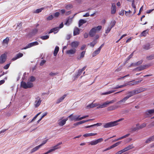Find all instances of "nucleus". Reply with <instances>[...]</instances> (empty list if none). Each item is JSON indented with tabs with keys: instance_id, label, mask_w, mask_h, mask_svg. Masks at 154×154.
<instances>
[{
	"instance_id": "nucleus-32",
	"label": "nucleus",
	"mask_w": 154,
	"mask_h": 154,
	"mask_svg": "<svg viewBox=\"0 0 154 154\" xmlns=\"http://www.w3.org/2000/svg\"><path fill=\"white\" fill-rule=\"evenodd\" d=\"M9 40V38L8 37H6L5 39H4L3 41L2 44L3 45L4 44H6L8 45V42Z\"/></svg>"
},
{
	"instance_id": "nucleus-9",
	"label": "nucleus",
	"mask_w": 154,
	"mask_h": 154,
	"mask_svg": "<svg viewBox=\"0 0 154 154\" xmlns=\"http://www.w3.org/2000/svg\"><path fill=\"white\" fill-rule=\"evenodd\" d=\"M7 59L6 54H2L0 57V63L3 64L5 62Z\"/></svg>"
},
{
	"instance_id": "nucleus-58",
	"label": "nucleus",
	"mask_w": 154,
	"mask_h": 154,
	"mask_svg": "<svg viewBox=\"0 0 154 154\" xmlns=\"http://www.w3.org/2000/svg\"><path fill=\"white\" fill-rule=\"evenodd\" d=\"M48 140V139H47L45 140H44L43 141L42 143L39 145L40 146H43V145L45 144V143H47V142Z\"/></svg>"
},
{
	"instance_id": "nucleus-1",
	"label": "nucleus",
	"mask_w": 154,
	"mask_h": 154,
	"mask_svg": "<svg viewBox=\"0 0 154 154\" xmlns=\"http://www.w3.org/2000/svg\"><path fill=\"white\" fill-rule=\"evenodd\" d=\"M123 120V118H121L118 120L114 121L111 122L106 123L104 124L103 127L105 128H107L115 126L118 124V122Z\"/></svg>"
},
{
	"instance_id": "nucleus-48",
	"label": "nucleus",
	"mask_w": 154,
	"mask_h": 154,
	"mask_svg": "<svg viewBox=\"0 0 154 154\" xmlns=\"http://www.w3.org/2000/svg\"><path fill=\"white\" fill-rule=\"evenodd\" d=\"M82 71L81 69H79L78 71V73L77 75L76 76V78H77L82 73Z\"/></svg>"
},
{
	"instance_id": "nucleus-36",
	"label": "nucleus",
	"mask_w": 154,
	"mask_h": 154,
	"mask_svg": "<svg viewBox=\"0 0 154 154\" xmlns=\"http://www.w3.org/2000/svg\"><path fill=\"white\" fill-rule=\"evenodd\" d=\"M146 124L145 123H144L142 124L141 125H140L138 126V128L137 129H142L145 127L146 126Z\"/></svg>"
},
{
	"instance_id": "nucleus-3",
	"label": "nucleus",
	"mask_w": 154,
	"mask_h": 154,
	"mask_svg": "<svg viewBox=\"0 0 154 154\" xmlns=\"http://www.w3.org/2000/svg\"><path fill=\"white\" fill-rule=\"evenodd\" d=\"M21 87L24 89H27L28 88H31L33 86L32 83L30 82H28L27 83L22 81L21 82Z\"/></svg>"
},
{
	"instance_id": "nucleus-30",
	"label": "nucleus",
	"mask_w": 154,
	"mask_h": 154,
	"mask_svg": "<svg viewBox=\"0 0 154 154\" xmlns=\"http://www.w3.org/2000/svg\"><path fill=\"white\" fill-rule=\"evenodd\" d=\"M131 6L132 7L134 8V12L133 13V14H135L136 12V6L135 5V1L134 0H133L132 2Z\"/></svg>"
},
{
	"instance_id": "nucleus-23",
	"label": "nucleus",
	"mask_w": 154,
	"mask_h": 154,
	"mask_svg": "<svg viewBox=\"0 0 154 154\" xmlns=\"http://www.w3.org/2000/svg\"><path fill=\"white\" fill-rule=\"evenodd\" d=\"M143 48L145 50H148L151 48V46L149 44H147L143 45Z\"/></svg>"
},
{
	"instance_id": "nucleus-45",
	"label": "nucleus",
	"mask_w": 154,
	"mask_h": 154,
	"mask_svg": "<svg viewBox=\"0 0 154 154\" xmlns=\"http://www.w3.org/2000/svg\"><path fill=\"white\" fill-rule=\"evenodd\" d=\"M97 42L95 40H94L93 42H90L89 44V45H90L91 46L93 47L96 44Z\"/></svg>"
},
{
	"instance_id": "nucleus-8",
	"label": "nucleus",
	"mask_w": 154,
	"mask_h": 154,
	"mask_svg": "<svg viewBox=\"0 0 154 154\" xmlns=\"http://www.w3.org/2000/svg\"><path fill=\"white\" fill-rule=\"evenodd\" d=\"M38 43L36 41L32 42L28 44V45L26 47L23 48L22 49H26L27 48H30L32 46L38 45Z\"/></svg>"
},
{
	"instance_id": "nucleus-17",
	"label": "nucleus",
	"mask_w": 154,
	"mask_h": 154,
	"mask_svg": "<svg viewBox=\"0 0 154 154\" xmlns=\"http://www.w3.org/2000/svg\"><path fill=\"white\" fill-rule=\"evenodd\" d=\"M99 104L97 103H91L88 105L87 107V109H89L90 108H92L94 107H96L99 106Z\"/></svg>"
},
{
	"instance_id": "nucleus-53",
	"label": "nucleus",
	"mask_w": 154,
	"mask_h": 154,
	"mask_svg": "<svg viewBox=\"0 0 154 154\" xmlns=\"http://www.w3.org/2000/svg\"><path fill=\"white\" fill-rule=\"evenodd\" d=\"M35 78L33 76H31L30 77V81L31 82H33L35 81Z\"/></svg>"
},
{
	"instance_id": "nucleus-47",
	"label": "nucleus",
	"mask_w": 154,
	"mask_h": 154,
	"mask_svg": "<svg viewBox=\"0 0 154 154\" xmlns=\"http://www.w3.org/2000/svg\"><path fill=\"white\" fill-rule=\"evenodd\" d=\"M44 8H41L39 9H36L35 12V13H38L41 12L42 10L44 9Z\"/></svg>"
},
{
	"instance_id": "nucleus-42",
	"label": "nucleus",
	"mask_w": 154,
	"mask_h": 154,
	"mask_svg": "<svg viewBox=\"0 0 154 154\" xmlns=\"http://www.w3.org/2000/svg\"><path fill=\"white\" fill-rule=\"evenodd\" d=\"M85 51H83L81 52V54L80 56V57H77V59L78 60L80 59L81 58H83L85 56Z\"/></svg>"
},
{
	"instance_id": "nucleus-2",
	"label": "nucleus",
	"mask_w": 154,
	"mask_h": 154,
	"mask_svg": "<svg viewBox=\"0 0 154 154\" xmlns=\"http://www.w3.org/2000/svg\"><path fill=\"white\" fill-rule=\"evenodd\" d=\"M102 28L101 26H98L97 27L92 28L89 32V36L91 37L94 36L97 32L101 30Z\"/></svg>"
},
{
	"instance_id": "nucleus-22",
	"label": "nucleus",
	"mask_w": 154,
	"mask_h": 154,
	"mask_svg": "<svg viewBox=\"0 0 154 154\" xmlns=\"http://www.w3.org/2000/svg\"><path fill=\"white\" fill-rule=\"evenodd\" d=\"M79 29L77 28L76 27L74 29L73 32V35H76L79 34Z\"/></svg>"
},
{
	"instance_id": "nucleus-14",
	"label": "nucleus",
	"mask_w": 154,
	"mask_h": 154,
	"mask_svg": "<svg viewBox=\"0 0 154 154\" xmlns=\"http://www.w3.org/2000/svg\"><path fill=\"white\" fill-rule=\"evenodd\" d=\"M59 30L58 27H56L53 28L50 30V31L48 32V34H50L52 32H54V34L57 33Z\"/></svg>"
},
{
	"instance_id": "nucleus-49",
	"label": "nucleus",
	"mask_w": 154,
	"mask_h": 154,
	"mask_svg": "<svg viewBox=\"0 0 154 154\" xmlns=\"http://www.w3.org/2000/svg\"><path fill=\"white\" fill-rule=\"evenodd\" d=\"M116 23V21L115 20H114L113 21H112L111 23V27L112 28L115 25Z\"/></svg>"
},
{
	"instance_id": "nucleus-55",
	"label": "nucleus",
	"mask_w": 154,
	"mask_h": 154,
	"mask_svg": "<svg viewBox=\"0 0 154 154\" xmlns=\"http://www.w3.org/2000/svg\"><path fill=\"white\" fill-rule=\"evenodd\" d=\"M46 60H42L40 63V65L41 66H42L46 62Z\"/></svg>"
},
{
	"instance_id": "nucleus-54",
	"label": "nucleus",
	"mask_w": 154,
	"mask_h": 154,
	"mask_svg": "<svg viewBox=\"0 0 154 154\" xmlns=\"http://www.w3.org/2000/svg\"><path fill=\"white\" fill-rule=\"evenodd\" d=\"M10 65V63L7 64L5 66L3 67L4 69H7L8 68Z\"/></svg>"
},
{
	"instance_id": "nucleus-60",
	"label": "nucleus",
	"mask_w": 154,
	"mask_h": 154,
	"mask_svg": "<svg viewBox=\"0 0 154 154\" xmlns=\"http://www.w3.org/2000/svg\"><path fill=\"white\" fill-rule=\"evenodd\" d=\"M124 152L123 149L117 152H116L115 154H121Z\"/></svg>"
},
{
	"instance_id": "nucleus-21",
	"label": "nucleus",
	"mask_w": 154,
	"mask_h": 154,
	"mask_svg": "<svg viewBox=\"0 0 154 154\" xmlns=\"http://www.w3.org/2000/svg\"><path fill=\"white\" fill-rule=\"evenodd\" d=\"M134 147L133 146V144H131L129 145L128 146H127L124 149H123L124 152L128 150H129L130 149L133 148Z\"/></svg>"
},
{
	"instance_id": "nucleus-27",
	"label": "nucleus",
	"mask_w": 154,
	"mask_h": 154,
	"mask_svg": "<svg viewBox=\"0 0 154 154\" xmlns=\"http://www.w3.org/2000/svg\"><path fill=\"white\" fill-rule=\"evenodd\" d=\"M86 21L83 19L80 20L79 22V26L80 27V26H82L83 24L86 23Z\"/></svg>"
},
{
	"instance_id": "nucleus-46",
	"label": "nucleus",
	"mask_w": 154,
	"mask_h": 154,
	"mask_svg": "<svg viewBox=\"0 0 154 154\" xmlns=\"http://www.w3.org/2000/svg\"><path fill=\"white\" fill-rule=\"evenodd\" d=\"M138 93H141L142 92H143L145 90V88H138L137 89Z\"/></svg>"
},
{
	"instance_id": "nucleus-38",
	"label": "nucleus",
	"mask_w": 154,
	"mask_h": 154,
	"mask_svg": "<svg viewBox=\"0 0 154 154\" xmlns=\"http://www.w3.org/2000/svg\"><path fill=\"white\" fill-rule=\"evenodd\" d=\"M94 120V119H89L86 120H82L79 122V125L85 123L86 122H88L90 121H92Z\"/></svg>"
},
{
	"instance_id": "nucleus-64",
	"label": "nucleus",
	"mask_w": 154,
	"mask_h": 154,
	"mask_svg": "<svg viewBox=\"0 0 154 154\" xmlns=\"http://www.w3.org/2000/svg\"><path fill=\"white\" fill-rule=\"evenodd\" d=\"M151 141V139H150V138L147 139L145 142L146 143H149Z\"/></svg>"
},
{
	"instance_id": "nucleus-11",
	"label": "nucleus",
	"mask_w": 154,
	"mask_h": 154,
	"mask_svg": "<svg viewBox=\"0 0 154 154\" xmlns=\"http://www.w3.org/2000/svg\"><path fill=\"white\" fill-rule=\"evenodd\" d=\"M150 66L148 65H141L140 66L136 68V69H137L138 71H141L149 67Z\"/></svg>"
},
{
	"instance_id": "nucleus-61",
	"label": "nucleus",
	"mask_w": 154,
	"mask_h": 154,
	"mask_svg": "<svg viewBox=\"0 0 154 154\" xmlns=\"http://www.w3.org/2000/svg\"><path fill=\"white\" fill-rule=\"evenodd\" d=\"M102 125V124L101 123H97L96 124L93 125H94V126H95L96 125H97V126H100L101 125Z\"/></svg>"
},
{
	"instance_id": "nucleus-39",
	"label": "nucleus",
	"mask_w": 154,
	"mask_h": 154,
	"mask_svg": "<svg viewBox=\"0 0 154 154\" xmlns=\"http://www.w3.org/2000/svg\"><path fill=\"white\" fill-rule=\"evenodd\" d=\"M121 141H119V142L115 143V144H113V145H112L111 146H110L111 148V149H112L113 148H114V147L118 146V145H119L121 143Z\"/></svg>"
},
{
	"instance_id": "nucleus-4",
	"label": "nucleus",
	"mask_w": 154,
	"mask_h": 154,
	"mask_svg": "<svg viewBox=\"0 0 154 154\" xmlns=\"http://www.w3.org/2000/svg\"><path fill=\"white\" fill-rule=\"evenodd\" d=\"M72 114H71L68 116V118H70V120L72 121L73 120H74L75 121H80L88 116V115H87L79 118L80 116L79 115L78 116H74L72 117Z\"/></svg>"
},
{
	"instance_id": "nucleus-15",
	"label": "nucleus",
	"mask_w": 154,
	"mask_h": 154,
	"mask_svg": "<svg viewBox=\"0 0 154 154\" xmlns=\"http://www.w3.org/2000/svg\"><path fill=\"white\" fill-rule=\"evenodd\" d=\"M116 11V4L115 3L112 4L111 7V14H114L115 13Z\"/></svg>"
},
{
	"instance_id": "nucleus-52",
	"label": "nucleus",
	"mask_w": 154,
	"mask_h": 154,
	"mask_svg": "<svg viewBox=\"0 0 154 154\" xmlns=\"http://www.w3.org/2000/svg\"><path fill=\"white\" fill-rule=\"evenodd\" d=\"M38 32V29H34L32 31V33L33 34H35L37 33Z\"/></svg>"
},
{
	"instance_id": "nucleus-37",
	"label": "nucleus",
	"mask_w": 154,
	"mask_h": 154,
	"mask_svg": "<svg viewBox=\"0 0 154 154\" xmlns=\"http://www.w3.org/2000/svg\"><path fill=\"white\" fill-rule=\"evenodd\" d=\"M142 81V80H140V81H138L134 82L132 83L129 84V85H136L137 84H138V83H140Z\"/></svg>"
},
{
	"instance_id": "nucleus-31",
	"label": "nucleus",
	"mask_w": 154,
	"mask_h": 154,
	"mask_svg": "<svg viewBox=\"0 0 154 154\" xmlns=\"http://www.w3.org/2000/svg\"><path fill=\"white\" fill-rule=\"evenodd\" d=\"M41 146L40 145L37 146L34 148H33L31 151V153H32L36 151L38 149H39V148L41 147Z\"/></svg>"
},
{
	"instance_id": "nucleus-12",
	"label": "nucleus",
	"mask_w": 154,
	"mask_h": 154,
	"mask_svg": "<svg viewBox=\"0 0 154 154\" xmlns=\"http://www.w3.org/2000/svg\"><path fill=\"white\" fill-rule=\"evenodd\" d=\"M76 50L75 48H73L66 51V53L69 55H72L75 54Z\"/></svg>"
},
{
	"instance_id": "nucleus-6",
	"label": "nucleus",
	"mask_w": 154,
	"mask_h": 154,
	"mask_svg": "<svg viewBox=\"0 0 154 154\" xmlns=\"http://www.w3.org/2000/svg\"><path fill=\"white\" fill-rule=\"evenodd\" d=\"M35 101L34 103V106L35 108L38 107L40 104L42 100L41 98L39 97H37L35 98Z\"/></svg>"
},
{
	"instance_id": "nucleus-7",
	"label": "nucleus",
	"mask_w": 154,
	"mask_h": 154,
	"mask_svg": "<svg viewBox=\"0 0 154 154\" xmlns=\"http://www.w3.org/2000/svg\"><path fill=\"white\" fill-rule=\"evenodd\" d=\"M103 141V139L102 138H100L97 140H93L91 141L89 144L91 145H96L99 143H100Z\"/></svg>"
},
{
	"instance_id": "nucleus-16",
	"label": "nucleus",
	"mask_w": 154,
	"mask_h": 154,
	"mask_svg": "<svg viewBox=\"0 0 154 154\" xmlns=\"http://www.w3.org/2000/svg\"><path fill=\"white\" fill-rule=\"evenodd\" d=\"M23 56V54L21 53H19L17 54L15 57H13L12 59V61H14L17 59L22 57Z\"/></svg>"
},
{
	"instance_id": "nucleus-40",
	"label": "nucleus",
	"mask_w": 154,
	"mask_h": 154,
	"mask_svg": "<svg viewBox=\"0 0 154 154\" xmlns=\"http://www.w3.org/2000/svg\"><path fill=\"white\" fill-rule=\"evenodd\" d=\"M49 35H46L40 37V38L42 40H45L48 39L49 38Z\"/></svg>"
},
{
	"instance_id": "nucleus-62",
	"label": "nucleus",
	"mask_w": 154,
	"mask_h": 154,
	"mask_svg": "<svg viewBox=\"0 0 154 154\" xmlns=\"http://www.w3.org/2000/svg\"><path fill=\"white\" fill-rule=\"evenodd\" d=\"M60 15V13L59 12H56L55 13L54 16L55 17H58Z\"/></svg>"
},
{
	"instance_id": "nucleus-18",
	"label": "nucleus",
	"mask_w": 154,
	"mask_h": 154,
	"mask_svg": "<svg viewBox=\"0 0 154 154\" xmlns=\"http://www.w3.org/2000/svg\"><path fill=\"white\" fill-rule=\"evenodd\" d=\"M68 120V118L62 120L61 121L59 122L58 124L60 126H63L66 123V122Z\"/></svg>"
},
{
	"instance_id": "nucleus-44",
	"label": "nucleus",
	"mask_w": 154,
	"mask_h": 154,
	"mask_svg": "<svg viewBox=\"0 0 154 154\" xmlns=\"http://www.w3.org/2000/svg\"><path fill=\"white\" fill-rule=\"evenodd\" d=\"M147 60H150L154 59V54H152L147 56L146 57Z\"/></svg>"
},
{
	"instance_id": "nucleus-5",
	"label": "nucleus",
	"mask_w": 154,
	"mask_h": 154,
	"mask_svg": "<svg viewBox=\"0 0 154 154\" xmlns=\"http://www.w3.org/2000/svg\"><path fill=\"white\" fill-rule=\"evenodd\" d=\"M62 144V142H60L59 143H58L55 146H54L52 147V149H50L47 152H46L47 154H48V153L51 152L53 151H55V150L59 149L60 148V147H58V146L60 145L61 144Z\"/></svg>"
},
{
	"instance_id": "nucleus-33",
	"label": "nucleus",
	"mask_w": 154,
	"mask_h": 154,
	"mask_svg": "<svg viewBox=\"0 0 154 154\" xmlns=\"http://www.w3.org/2000/svg\"><path fill=\"white\" fill-rule=\"evenodd\" d=\"M148 30H146L143 31L140 34L141 36L145 37L146 35L148 33Z\"/></svg>"
},
{
	"instance_id": "nucleus-19",
	"label": "nucleus",
	"mask_w": 154,
	"mask_h": 154,
	"mask_svg": "<svg viewBox=\"0 0 154 154\" xmlns=\"http://www.w3.org/2000/svg\"><path fill=\"white\" fill-rule=\"evenodd\" d=\"M143 62V60H141L139 61H138L136 63H132L131 64V66H139L140 64H141Z\"/></svg>"
},
{
	"instance_id": "nucleus-50",
	"label": "nucleus",
	"mask_w": 154,
	"mask_h": 154,
	"mask_svg": "<svg viewBox=\"0 0 154 154\" xmlns=\"http://www.w3.org/2000/svg\"><path fill=\"white\" fill-rule=\"evenodd\" d=\"M131 13V11L130 10H129L128 11H125V14L127 16H129Z\"/></svg>"
},
{
	"instance_id": "nucleus-26",
	"label": "nucleus",
	"mask_w": 154,
	"mask_h": 154,
	"mask_svg": "<svg viewBox=\"0 0 154 154\" xmlns=\"http://www.w3.org/2000/svg\"><path fill=\"white\" fill-rule=\"evenodd\" d=\"M130 135V134H126V135H125L124 136H122V137H120L118 138L117 139L115 140L114 141H117L121 140V139H123L125 138H126V137H128Z\"/></svg>"
},
{
	"instance_id": "nucleus-28",
	"label": "nucleus",
	"mask_w": 154,
	"mask_h": 154,
	"mask_svg": "<svg viewBox=\"0 0 154 154\" xmlns=\"http://www.w3.org/2000/svg\"><path fill=\"white\" fill-rule=\"evenodd\" d=\"M127 94H128L127 96L129 97V98L134 95L133 90L128 91L127 92Z\"/></svg>"
},
{
	"instance_id": "nucleus-13",
	"label": "nucleus",
	"mask_w": 154,
	"mask_h": 154,
	"mask_svg": "<svg viewBox=\"0 0 154 154\" xmlns=\"http://www.w3.org/2000/svg\"><path fill=\"white\" fill-rule=\"evenodd\" d=\"M79 45V42L77 41H75L72 42L70 45L73 48H75L77 47Z\"/></svg>"
},
{
	"instance_id": "nucleus-43",
	"label": "nucleus",
	"mask_w": 154,
	"mask_h": 154,
	"mask_svg": "<svg viewBox=\"0 0 154 154\" xmlns=\"http://www.w3.org/2000/svg\"><path fill=\"white\" fill-rule=\"evenodd\" d=\"M116 109V107L113 106H111L107 108V110L108 111H112L115 110Z\"/></svg>"
},
{
	"instance_id": "nucleus-56",
	"label": "nucleus",
	"mask_w": 154,
	"mask_h": 154,
	"mask_svg": "<svg viewBox=\"0 0 154 154\" xmlns=\"http://www.w3.org/2000/svg\"><path fill=\"white\" fill-rule=\"evenodd\" d=\"M53 18V17L52 15L49 16L47 18V20H52Z\"/></svg>"
},
{
	"instance_id": "nucleus-24",
	"label": "nucleus",
	"mask_w": 154,
	"mask_h": 154,
	"mask_svg": "<svg viewBox=\"0 0 154 154\" xmlns=\"http://www.w3.org/2000/svg\"><path fill=\"white\" fill-rule=\"evenodd\" d=\"M145 113L146 115H148L149 114L154 113V109L148 110L145 112Z\"/></svg>"
},
{
	"instance_id": "nucleus-10",
	"label": "nucleus",
	"mask_w": 154,
	"mask_h": 154,
	"mask_svg": "<svg viewBox=\"0 0 154 154\" xmlns=\"http://www.w3.org/2000/svg\"><path fill=\"white\" fill-rule=\"evenodd\" d=\"M116 101V100H113L110 101H107L104 103H103V104H102V105H101V106L102 108H104L106 107L107 106L110 104L112 103H113L114 102H115Z\"/></svg>"
},
{
	"instance_id": "nucleus-25",
	"label": "nucleus",
	"mask_w": 154,
	"mask_h": 154,
	"mask_svg": "<svg viewBox=\"0 0 154 154\" xmlns=\"http://www.w3.org/2000/svg\"><path fill=\"white\" fill-rule=\"evenodd\" d=\"M59 48L58 46H56L55 47L53 53L54 55L55 56H56L59 51Z\"/></svg>"
},
{
	"instance_id": "nucleus-63",
	"label": "nucleus",
	"mask_w": 154,
	"mask_h": 154,
	"mask_svg": "<svg viewBox=\"0 0 154 154\" xmlns=\"http://www.w3.org/2000/svg\"><path fill=\"white\" fill-rule=\"evenodd\" d=\"M153 10H154V9L147 10L146 11V13L147 14H149L152 11H153Z\"/></svg>"
},
{
	"instance_id": "nucleus-34",
	"label": "nucleus",
	"mask_w": 154,
	"mask_h": 154,
	"mask_svg": "<svg viewBox=\"0 0 154 154\" xmlns=\"http://www.w3.org/2000/svg\"><path fill=\"white\" fill-rule=\"evenodd\" d=\"M100 51L98 49L97 50L94 52L92 54L93 57H95L97 54H98L100 53Z\"/></svg>"
},
{
	"instance_id": "nucleus-57",
	"label": "nucleus",
	"mask_w": 154,
	"mask_h": 154,
	"mask_svg": "<svg viewBox=\"0 0 154 154\" xmlns=\"http://www.w3.org/2000/svg\"><path fill=\"white\" fill-rule=\"evenodd\" d=\"M58 74V72L55 73V72H51L49 73V75L51 76H53V75H57Z\"/></svg>"
},
{
	"instance_id": "nucleus-35",
	"label": "nucleus",
	"mask_w": 154,
	"mask_h": 154,
	"mask_svg": "<svg viewBox=\"0 0 154 154\" xmlns=\"http://www.w3.org/2000/svg\"><path fill=\"white\" fill-rule=\"evenodd\" d=\"M116 90H112L111 91H109L108 92H106L105 93H103L101 94V95H105L107 94H110L111 93H113L115 92Z\"/></svg>"
},
{
	"instance_id": "nucleus-20",
	"label": "nucleus",
	"mask_w": 154,
	"mask_h": 154,
	"mask_svg": "<svg viewBox=\"0 0 154 154\" xmlns=\"http://www.w3.org/2000/svg\"><path fill=\"white\" fill-rule=\"evenodd\" d=\"M66 95L64 94L63 96L57 99L56 102L57 103H59L62 102L64 99L66 97Z\"/></svg>"
},
{
	"instance_id": "nucleus-59",
	"label": "nucleus",
	"mask_w": 154,
	"mask_h": 154,
	"mask_svg": "<svg viewBox=\"0 0 154 154\" xmlns=\"http://www.w3.org/2000/svg\"><path fill=\"white\" fill-rule=\"evenodd\" d=\"M133 54H134L133 52L131 54L129 55V56L127 58V60H129L131 58L133 55Z\"/></svg>"
},
{
	"instance_id": "nucleus-41",
	"label": "nucleus",
	"mask_w": 154,
	"mask_h": 154,
	"mask_svg": "<svg viewBox=\"0 0 154 154\" xmlns=\"http://www.w3.org/2000/svg\"><path fill=\"white\" fill-rule=\"evenodd\" d=\"M129 98V97L127 96L125 97H124L123 99H122V100L119 101L118 103H122V102H124L125 103L128 99Z\"/></svg>"
},
{
	"instance_id": "nucleus-51",
	"label": "nucleus",
	"mask_w": 154,
	"mask_h": 154,
	"mask_svg": "<svg viewBox=\"0 0 154 154\" xmlns=\"http://www.w3.org/2000/svg\"><path fill=\"white\" fill-rule=\"evenodd\" d=\"M112 28L111 27H108L107 29L106 30L105 33L107 34L109 33L110 31Z\"/></svg>"
},
{
	"instance_id": "nucleus-29",
	"label": "nucleus",
	"mask_w": 154,
	"mask_h": 154,
	"mask_svg": "<svg viewBox=\"0 0 154 154\" xmlns=\"http://www.w3.org/2000/svg\"><path fill=\"white\" fill-rule=\"evenodd\" d=\"M97 134V133H88L84 134L83 135V136L84 137H89L91 136H94Z\"/></svg>"
}]
</instances>
